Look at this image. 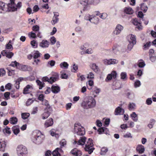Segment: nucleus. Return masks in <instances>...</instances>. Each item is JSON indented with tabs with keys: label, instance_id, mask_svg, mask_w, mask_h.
Returning <instances> with one entry per match:
<instances>
[{
	"label": "nucleus",
	"instance_id": "f257e3e1",
	"mask_svg": "<svg viewBox=\"0 0 156 156\" xmlns=\"http://www.w3.org/2000/svg\"><path fill=\"white\" fill-rule=\"evenodd\" d=\"M15 0H10V3L8 4V5L5 3L0 2V13H2V11L6 10V6H8V9L11 11H15L18 9H20L22 6L21 3L20 2H18L16 3L15 2Z\"/></svg>",
	"mask_w": 156,
	"mask_h": 156
},
{
	"label": "nucleus",
	"instance_id": "f03ea898",
	"mask_svg": "<svg viewBox=\"0 0 156 156\" xmlns=\"http://www.w3.org/2000/svg\"><path fill=\"white\" fill-rule=\"evenodd\" d=\"M96 105L95 99L91 97H88L83 100L81 105L84 109L88 110L94 108Z\"/></svg>",
	"mask_w": 156,
	"mask_h": 156
},
{
	"label": "nucleus",
	"instance_id": "7ed1b4c3",
	"mask_svg": "<svg viewBox=\"0 0 156 156\" xmlns=\"http://www.w3.org/2000/svg\"><path fill=\"white\" fill-rule=\"evenodd\" d=\"M44 138V136L39 131H36L34 133L31 140L34 143L39 144L42 142Z\"/></svg>",
	"mask_w": 156,
	"mask_h": 156
},
{
	"label": "nucleus",
	"instance_id": "20e7f679",
	"mask_svg": "<svg viewBox=\"0 0 156 156\" xmlns=\"http://www.w3.org/2000/svg\"><path fill=\"white\" fill-rule=\"evenodd\" d=\"M74 133L80 136H82L85 134L84 128L80 124L76 123L74 126Z\"/></svg>",
	"mask_w": 156,
	"mask_h": 156
},
{
	"label": "nucleus",
	"instance_id": "39448f33",
	"mask_svg": "<svg viewBox=\"0 0 156 156\" xmlns=\"http://www.w3.org/2000/svg\"><path fill=\"white\" fill-rule=\"evenodd\" d=\"M93 145L91 139H88L87 143L85 144V150L88 151L89 154H91L94 149V148L93 147Z\"/></svg>",
	"mask_w": 156,
	"mask_h": 156
},
{
	"label": "nucleus",
	"instance_id": "423d86ee",
	"mask_svg": "<svg viewBox=\"0 0 156 156\" xmlns=\"http://www.w3.org/2000/svg\"><path fill=\"white\" fill-rule=\"evenodd\" d=\"M16 151L18 156H26V154L27 153V148L23 145L18 146Z\"/></svg>",
	"mask_w": 156,
	"mask_h": 156
},
{
	"label": "nucleus",
	"instance_id": "0eeeda50",
	"mask_svg": "<svg viewBox=\"0 0 156 156\" xmlns=\"http://www.w3.org/2000/svg\"><path fill=\"white\" fill-rule=\"evenodd\" d=\"M123 29L124 27L122 26L120 24H117L112 32V34L114 36H117L120 34Z\"/></svg>",
	"mask_w": 156,
	"mask_h": 156
},
{
	"label": "nucleus",
	"instance_id": "6e6552de",
	"mask_svg": "<svg viewBox=\"0 0 156 156\" xmlns=\"http://www.w3.org/2000/svg\"><path fill=\"white\" fill-rule=\"evenodd\" d=\"M117 76V73L115 71H113L111 73L108 74L106 78L105 79V81L107 82H108L111 80L112 78L115 79L116 78Z\"/></svg>",
	"mask_w": 156,
	"mask_h": 156
},
{
	"label": "nucleus",
	"instance_id": "1a4fd4ad",
	"mask_svg": "<svg viewBox=\"0 0 156 156\" xmlns=\"http://www.w3.org/2000/svg\"><path fill=\"white\" fill-rule=\"evenodd\" d=\"M33 89V86L32 85H27L24 89L23 93L24 94H27L30 93Z\"/></svg>",
	"mask_w": 156,
	"mask_h": 156
},
{
	"label": "nucleus",
	"instance_id": "9d476101",
	"mask_svg": "<svg viewBox=\"0 0 156 156\" xmlns=\"http://www.w3.org/2000/svg\"><path fill=\"white\" fill-rule=\"evenodd\" d=\"M63 152L61 148H57L51 154L53 156H61V154Z\"/></svg>",
	"mask_w": 156,
	"mask_h": 156
},
{
	"label": "nucleus",
	"instance_id": "9b49d317",
	"mask_svg": "<svg viewBox=\"0 0 156 156\" xmlns=\"http://www.w3.org/2000/svg\"><path fill=\"white\" fill-rule=\"evenodd\" d=\"M54 16L53 17L51 23L53 25H55L58 21L59 19L58 17L59 16V14L58 12H54Z\"/></svg>",
	"mask_w": 156,
	"mask_h": 156
},
{
	"label": "nucleus",
	"instance_id": "f8f14e48",
	"mask_svg": "<svg viewBox=\"0 0 156 156\" xmlns=\"http://www.w3.org/2000/svg\"><path fill=\"white\" fill-rule=\"evenodd\" d=\"M71 153L73 156H81L82 155L81 151L76 148H74L72 150Z\"/></svg>",
	"mask_w": 156,
	"mask_h": 156
},
{
	"label": "nucleus",
	"instance_id": "ddd939ff",
	"mask_svg": "<svg viewBox=\"0 0 156 156\" xmlns=\"http://www.w3.org/2000/svg\"><path fill=\"white\" fill-rule=\"evenodd\" d=\"M123 12L124 13L128 15H132L134 12L133 9L129 7H125L123 9Z\"/></svg>",
	"mask_w": 156,
	"mask_h": 156
},
{
	"label": "nucleus",
	"instance_id": "4468645a",
	"mask_svg": "<svg viewBox=\"0 0 156 156\" xmlns=\"http://www.w3.org/2000/svg\"><path fill=\"white\" fill-rule=\"evenodd\" d=\"M127 39L129 42L136 44V38L135 35L133 34L129 35L127 36Z\"/></svg>",
	"mask_w": 156,
	"mask_h": 156
},
{
	"label": "nucleus",
	"instance_id": "2eb2a0df",
	"mask_svg": "<svg viewBox=\"0 0 156 156\" xmlns=\"http://www.w3.org/2000/svg\"><path fill=\"white\" fill-rule=\"evenodd\" d=\"M50 43L47 40H43L40 43L39 46L43 48H46L48 47Z\"/></svg>",
	"mask_w": 156,
	"mask_h": 156
},
{
	"label": "nucleus",
	"instance_id": "dca6fc26",
	"mask_svg": "<svg viewBox=\"0 0 156 156\" xmlns=\"http://www.w3.org/2000/svg\"><path fill=\"white\" fill-rule=\"evenodd\" d=\"M86 139V138L85 137H81L78 142L76 141H75L74 142V144H77L79 145H83L85 144Z\"/></svg>",
	"mask_w": 156,
	"mask_h": 156
},
{
	"label": "nucleus",
	"instance_id": "f3484780",
	"mask_svg": "<svg viewBox=\"0 0 156 156\" xmlns=\"http://www.w3.org/2000/svg\"><path fill=\"white\" fill-rule=\"evenodd\" d=\"M53 124V119L51 118H49L46 121L44 124V126L45 127L47 128L52 126Z\"/></svg>",
	"mask_w": 156,
	"mask_h": 156
},
{
	"label": "nucleus",
	"instance_id": "a211bd4d",
	"mask_svg": "<svg viewBox=\"0 0 156 156\" xmlns=\"http://www.w3.org/2000/svg\"><path fill=\"white\" fill-rule=\"evenodd\" d=\"M90 19V21L92 23L95 24H98L99 22V19L94 15H92Z\"/></svg>",
	"mask_w": 156,
	"mask_h": 156
},
{
	"label": "nucleus",
	"instance_id": "6ab92c4d",
	"mask_svg": "<svg viewBox=\"0 0 156 156\" xmlns=\"http://www.w3.org/2000/svg\"><path fill=\"white\" fill-rule=\"evenodd\" d=\"M133 24L136 26V27L139 30H141L142 29V27L141 25V23L138 21L137 19H134L133 21Z\"/></svg>",
	"mask_w": 156,
	"mask_h": 156
},
{
	"label": "nucleus",
	"instance_id": "aec40b11",
	"mask_svg": "<svg viewBox=\"0 0 156 156\" xmlns=\"http://www.w3.org/2000/svg\"><path fill=\"white\" fill-rule=\"evenodd\" d=\"M115 115H122L124 113V110L120 107H118L115 109Z\"/></svg>",
	"mask_w": 156,
	"mask_h": 156
},
{
	"label": "nucleus",
	"instance_id": "412c9836",
	"mask_svg": "<svg viewBox=\"0 0 156 156\" xmlns=\"http://www.w3.org/2000/svg\"><path fill=\"white\" fill-rule=\"evenodd\" d=\"M59 76L58 74L57 73H54L52 75V76L51 77V80L50 83H52L53 82L57 81L58 78Z\"/></svg>",
	"mask_w": 156,
	"mask_h": 156
},
{
	"label": "nucleus",
	"instance_id": "4be33fe9",
	"mask_svg": "<svg viewBox=\"0 0 156 156\" xmlns=\"http://www.w3.org/2000/svg\"><path fill=\"white\" fill-rule=\"evenodd\" d=\"M136 150L140 154H142L145 151L144 147L142 145H138L136 147Z\"/></svg>",
	"mask_w": 156,
	"mask_h": 156
},
{
	"label": "nucleus",
	"instance_id": "5701e85b",
	"mask_svg": "<svg viewBox=\"0 0 156 156\" xmlns=\"http://www.w3.org/2000/svg\"><path fill=\"white\" fill-rule=\"evenodd\" d=\"M51 91L54 94H57L60 91V88L59 86L57 85H52L51 87Z\"/></svg>",
	"mask_w": 156,
	"mask_h": 156
},
{
	"label": "nucleus",
	"instance_id": "b1692460",
	"mask_svg": "<svg viewBox=\"0 0 156 156\" xmlns=\"http://www.w3.org/2000/svg\"><path fill=\"white\" fill-rule=\"evenodd\" d=\"M12 129L14 134L16 135L19 133L20 131V129L18 126H13L12 127Z\"/></svg>",
	"mask_w": 156,
	"mask_h": 156
},
{
	"label": "nucleus",
	"instance_id": "393cba45",
	"mask_svg": "<svg viewBox=\"0 0 156 156\" xmlns=\"http://www.w3.org/2000/svg\"><path fill=\"white\" fill-rule=\"evenodd\" d=\"M59 66L60 67L62 68L67 69L68 68L69 65L67 62H64L61 63Z\"/></svg>",
	"mask_w": 156,
	"mask_h": 156
},
{
	"label": "nucleus",
	"instance_id": "a878e982",
	"mask_svg": "<svg viewBox=\"0 0 156 156\" xmlns=\"http://www.w3.org/2000/svg\"><path fill=\"white\" fill-rule=\"evenodd\" d=\"M133 120L134 122H137L138 120V117L135 112H133L130 115Z\"/></svg>",
	"mask_w": 156,
	"mask_h": 156
},
{
	"label": "nucleus",
	"instance_id": "bb28decb",
	"mask_svg": "<svg viewBox=\"0 0 156 156\" xmlns=\"http://www.w3.org/2000/svg\"><path fill=\"white\" fill-rule=\"evenodd\" d=\"M6 144L4 141H0V151H4Z\"/></svg>",
	"mask_w": 156,
	"mask_h": 156
},
{
	"label": "nucleus",
	"instance_id": "cd10ccee",
	"mask_svg": "<svg viewBox=\"0 0 156 156\" xmlns=\"http://www.w3.org/2000/svg\"><path fill=\"white\" fill-rule=\"evenodd\" d=\"M18 121L16 117H12L9 119V122L12 124H16Z\"/></svg>",
	"mask_w": 156,
	"mask_h": 156
},
{
	"label": "nucleus",
	"instance_id": "c85d7f7f",
	"mask_svg": "<svg viewBox=\"0 0 156 156\" xmlns=\"http://www.w3.org/2000/svg\"><path fill=\"white\" fill-rule=\"evenodd\" d=\"M108 131V129L104 127H102L99 128L98 130L99 134H101L103 133H107L105 132V131Z\"/></svg>",
	"mask_w": 156,
	"mask_h": 156
},
{
	"label": "nucleus",
	"instance_id": "c756f323",
	"mask_svg": "<svg viewBox=\"0 0 156 156\" xmlns=\"http://www.w3.org/2000/svg\"><path fill=\"white\" fill-rule=\"evenodd\" d=\"M36 82L37 83V85L39 86V89L41 90L44 87V83L41 82L39 80H37L36 81Z\"/></svg>",
	"mask_w": 156,
	"mask_h": 156
},
{
	"label": "nucleus",
	"instance_id": "7c9ffc66",
	"mask_svg": "<svg viewBox=\"0 0 156 156\" xmlns=\"http://www.w3.org/2000/svg\"><path fill=\"white\" fill-rule=\"evenodd\" d=\"M128 108L129 110H133L136 108V105L133 103H130L129 105Z\"/></svg>",
	"mask_w": 156,
	"mask_h": 156
},
{
	"label": "nucleus",
	"instance_id": "2f4dec72",
	"mask_svg": "<svg viewBox=\"0 0 156 156\" xmlns=\"http://www.w3.org/2000/svg\"><path fill=\"white\" fill-rule=\"evenodd\" d=\"M92 69L95 72H97L98 70V67L95 63H93L91 65Z\"/></svg>",
	"mask_w": 156,
	"mask_h": 156
},
{
	"label": "nucleus",
	"instance_id": "473e14b6",
	"mask_svg": "<svg viewBox=\"0 0 156 156\" xmlns=\"http://www.w3.org/2000/svg\"><path fill=\"white\" fill-rule=\"evenodd\" d=\"M10 66L12 67H16L17 68L20 69V65L16 61L12 62L10 64Z\"/></svg>",
	"mask_w": 156,
	"mask_h": 156
},
{
	"label": "nucleus",
	"instance_id": "72a5a7b5",
	"mask_svg": "<svg viewBox=\"0 0 156 156\" xmlns=\"http://www.w3.org/2000/svg\"><path fill=\"white\" fill-rule=\"evenodd\" d=\"M50 113L48 111L44 112L42 115V118L43 119H45L48 118L49 116Z\"/></svg>",
	"mask_w": 156,
	"mask_h": 156
},
{
	"label": "nucleus",
	"instance_id": "f704fd0d",
	"mask_svg": "<svg viewBox=\"0 0 156 156\" xmlns=\"http://www.w3.org/2000/svg\"><path fill=\"white\" fill-rule=\"evenodd\" d=\"M141 10L143 11L144 12H146L147 9V7L144 3H142L140 5Z\"/></svg>",
	"mask_w": 156,
	"mask_h": 156
},
{
	"label": "nucleus",
	"instance_id": "c9c22d12",
	"mask_svg": "<svg viewBox=\"0 0 156 156\" xmlns=\"http://www.w3.org/2000/svg\"><path fill=\"white\" fill-rule=\"evenodd\" d=\"M41 54L38 51H34L33 54V57L34 58H37L40 56Z\"/></svg>",
	"mask_w": 156,
	"mask_h": 156
},
{
	"label": "nucleus",
	"instance_id": "e433bc0d",
	"mask_svg": "<svg viewBox=\"0 0 156 156\" xmlns=\"http://www.w3.org/2000/svg\"><path fill=\"white\" fill-rule=\"evenodd\" d=\"M7 69L8 71V75L9 76H11L14 74V70L11 69L9 67H7Z\"/></svg>",
	"mask_w": 156,
	"mask_h": 156
},
{
	"label": "nucleus",
	"instance_id": "4c0bfd02",
	"mask_svg": "<svg viewBox=\"0 0 156 156\" xmlns=\"http://www.w3.org/2000/svg\"><path fill=\"white\" fill-rule=\"evenodd\" d=\"M30 114L28 113H24L21 114L22 118L23 119H27L29 116Z\"/></svg>",
	"mask_w": 156,
	"mask_h": 156
},
{
	"label": "nucleus",
	"instance_id": "58836bf2",
	"mask_svg": "<svg viewBox=\"0 0 156 156\" xmlns=\"http://www.w3.org/2000/svg\"><path fill=\"white\" fill-rule=\"evenodd\" d=\"M118 61L115 59H109V65L111 64H115L118 63Z\"/></svg>",
	"mask_w": 156,
	"mask_h": 156
},
{
	"label": "nucleus",
	"instance_id": "ea45409f",
	"mask_svg": "<svg viewBox=\"0 0 156 156\" xmlns=\"http://www.w3.org/2000/svg\"><path fill=\"white\" fill-rule=\"evenodd\" d=\"M144 62L142 60H140L138 62V66L139 67L143 68L145 66Z\"/></svg>",
	"mask_w": 156,
	"mask_h": 156
},
{
	"label": "nucleus",
	"instance_id": "a19ab883",
	"mask_svg": "<svg viewBox=\"0 0 156 156\" xmlns=\"http://www.w3.org/2000/svg\"><path fill=\"white\" fill-rule=\"evenodd\" d=\"M50 41L51 44L52 45L54 44L56 41L55 38L54 36H52L50 38Z\"/></svg>",
	"mask_w": 156,
	"mask_h": 156
},
{
	"label": "nucleus",
	"instance_id": "79ce46f5",
	"mask_svg": "<svg viewBox=\"0 0 156 156\" xmlns=\"http://www.w3.org/2000/svg\"><path fill=\"white\" fill-rule=\"evenodd\" d=\"M151 45V43L150 42H148L146 43V44H144V50L148 49Z\"/></svg>",
	"mask_w": 156,
	"mask_h": 156
},
{
	"label": "nucleus",
	"instance_id": "37998d69",
	"mask_svg": "<svg viewBox=\"0 0 156 156\" xmlns=\"http://www.w3.org/2000/svg\"><path fill=\"white\" fill-rule=\"evenodd\" d=\"M30 44L32 47L34 48H35L37 47V43L36 41L33 40L31 41Z\"/></svg>",
	"mask_w": 156,
	"mask_h": 156
},
{
	"label": "nucleus",
	"instance_id": "c03bdc74",
	"mask_svg": "<svg viewBox=\"0 0 156 156\" xmlns=\"http://www.w3.org/2000/svg\"><path fill=\"white\" fill-rule=\"evenodd\" d=\"M121 79L122 80H125L127 78V74L125 72L121 73L120 74Z\"/></svg>",
	"mask_w": 156,
	"mask_h": 156
},
{
	"label": "nucleus",
	"instance_id": "a18cd8bd",
	"mask_svg": "<svg viewBox=\"0 0 156 156\" xmlns=\"http://www.w3.org/2000/svg\"><path fill=\"white\" fill-rule=\"evenodd\" d=\"M66 142L65 139L62 140L60 142V144L61 145L60 148L62 149V147L66 145Z\"/></svg>",
	"mask_w": 156,
	"mask_h": 156
},
{
	"label": "nucleus",
	"instance_id": "49530a36",
	"mask_svg": "<svg viewBox=\"0 0 156 156\" xmlns=\"http://www.w3.org/2000/svg\"><path fill=\"white\" fill-rule=\"evenodd\" d=\"M93 51L91 48H89L84 51V53L88 54L93 53Z\"/></svg>",
	"mask_w": 156,
	"mask_h": 156
},
{
	"label": "nucleus",
	"instance_id": "de8ad7c7",
	"mask_svg": "<svg viewBox=\"0 0 156 156\" xmlns=\"http://www.w3.org/2000/svg\"><path fill=\"white\" fill-rule=\"evenodd\" d=\"M80 3L83 5H88V0H81Z\"/></svg>",
	"mask_w": 156,
	"mask_h": 156
},
{
	"label": "nucleus",
	"instance_id": "09e8293b",
	"mask_svg": "<svg viewBox=\"0 0 156 156\" xmlns=\"http://www.w3.org/2000/svg\"><path fill=\"white\" fill-rule=\"evenodd\" d=\"M94 78V75L92 72H90L87 74V78L91 79H93Z\"/></svg>",
	"mask_w": 156,
	"mask_h": 156
},
{
	"label": "nucleus",
	"instance_id": "8fccbe9b",
	"mask_svg": "<svg viewBox=\"0 0 156 156\" xmlns=\"http://www.w3.org/2000/svg\"><path fill=\"white\" fill-rule=\"evenodd\" d=\"M78 69V66L75 64H74L73 66V68L71 69V71L73 72H76Z\"/></svg>",
	"mask_w": 156,
	"mask_h": 156
},
{
	"label": "nucleus",
	"instance_id": "3c124183",
	"mask_svg": "<svg viewBox=\"0 0 156 156\" xmlns=\"http://www.w3.org/2000/svg\"><path fill=\"white\" fill-rule=\"evenodd\" d=\"M108 15L107 13H103L102 14H101L99 17H100L103 19L105 20L107 17Z\"/></svg>",
	"mask_w": 156,
	"mask_h": 156
},
{
	"label": "nucleus",
	"instance_id": "603ef678",
	"mask_svg": "<svg viewBox=\"0 0 156 156\" xmlns=\"http://www.w3.org/2000/svg\"><path fill=\"white\" fill-rule=\"evenodd\" d=\"M129 44L128 45V49L130 51L132 49V48H133L134 45L136 44H133L131 42H129Z\"/></svg>",
	"mask_w": 156,
	"mask_h": 156
},
{
	"label": "nucleus",
	"instance_id": "864d4df0",
	"mask_svg": "<svg viewBox=\"0 0 156 156\" xmlns=\"http://www.w3.org/2000/svg\"><path fill=\"white\" fill-rule=\"evenodd\" d=\"M34 101L32 99H29L26 103L27 106H28L30 105Z\"/></svg>",
	"mask_w": 156,
	"mask_h": 156
},
{
	"label": "nucleus",
	"instance_id": "5fc2aeb1",
	"mask_svg": "<svg viewBox=\"0 0 156 156\" xmlns=\"http://www.w3.org/2000/svg\"><path fill=\"white\" fill-rule=\"evenodd\" d=\"M123 137L124 138H132L133 136H132L131 133H127L123 136Z\"/></svg>",
	"mask_w": 156,
	"mask_h": 156
},
{
	"label": "nucleus",
	"instance_id": "6e6d98bb",
	"mask_svg": "<svg viewBox=\"0 0 156 156\" xmlns=\"http://www.w3.org/2000/svg\"><path fill=\"white\" fill-rule=\"evenodd\" d=\"M108 151V149L106 147H103L101 149V154L102 155H104Z\"/></svg>",
	"mask_w": 156,
	"mask_h": 156
},
{
	"label": "nucleus",
	"instance_id": "4d7b16f0",
	"mask_svg": "<svg viewBox=\"0 0 156 156\" xmlns=\"http://www.w3.org/2000/svg\"><path fill=\"white\" fill-rule=\"evenodd\" d=\"M134 87L135 88L139 87L141 85L140 81L139 80H136L134 83Z\"/></svg>",
	"mask_w": 156,
	"mask_h": 156
},
{
	"label": "nucleus",
	"instance_id": "13d9d810",
	"mask_svg": "<svg viewBox=\"0 0 156 156\" xmlns=\"http://www.w3.org/2000/svg\"><path fill=\"white\" fill-rule=\"evenodd\" d=\"M3 131L4 133H5L8 134H10L11 133L10 129L7 126L3 130Z\"/></svg>",
	"mask_w": 156,
	"mask_h": 156
},
{
	"label": "nucleus",
	"instance_id": "bf43d9fd",
	"mask_svg": "<svg viewBox=\"0 0 156 156\" xmlns=\"http://www.w3.org/2000/svg\"><path fill=\"white\" fill-rule=\"evenodd\" d=\"M11 41H9V43L7 44L6 45V48L7 49H11L12 50L13 49L12 46L11 44H10L11 43Z\"/></svg>",
	"mask_w": 156,
	"mask_h": 156
},
{
	"label": "nucleus",
	"instance_id": "052dcab7",
	"mask_svg": "<svg viewBox=\"0 0 156 156\" xmlns=\"http://www.w3.org/2000/svg\"><path fill=\"white\" fill-rule=\"evenodd\" d=\"M150 58L152 62H154L156 60V55H153L150 56Z\"/></svg>",
	"mask_w": 156,
	"mask_h": 156
},
{
	"label": "nucleus",
	"instance_id": "680f3d73",
	"mask_svg": "<svg viewBox=\"0 0 156 156\" xmlns=\"http://www.w3.org/2000/svg\"><path fill=\"white\" fill-rule=\"evenodd\" d=\"M13 55V53L11 52H7L6 57L9 58H11Z\"/></svg>",
	"mask_w": 156,
	"mask_h": 156
},
{
	"label": "nucleus",
	"instance_id": "e2e57ef3",
	"mask_svg": "<svg viewBox=\"0 0 156 156\" xmlns=\"http://www.w3.org/2000/svg\"><path fill=\"white\" fill-rule=\"evenodd\" d=\"M29 36L30 37L32 38H35L36 37V35L35 33L31 32L29 33Z\"/></svg>",
	"mask_w": 156,
	"mask_h": 156
},
{
	"label": "nucleus",
	"instance_id": "0e129e2a",
	"mask_svg": "<svg viewBox=\"0 0 156 156\" xmlns=\"http://www.w3.org/2000/svg\"><path fill=\"white\" fill-rule=\"evenodd\" d=\"M5 71L3 69H0V76H2L5 75Z\"/></svg>",
	"mask_w": 156,
	"mask_h": 156
},
{
	"label": "nucleus",
	"instance_id": "69168bd1",
	"mask_svg": "<svg viewBox=\"0 0 156 156\" xmlns=\"http://www.w3.org/2000/svg\"><path fill=\"white\" fill-rule=\"evenodd\" d=\"M152 103V99L151 98H147L146 101V104L148 105H151Z\"/></svg>",
	"mask_w": 156,
	"mask_h": 156
},
{
	"label": "nucleus",
	"instance_id": "338daca9",
	"mask_svg": "<svg viewBox=\"0 0 156 156\" xmlns=\"http://www.w3.org/2000/svg\"><path fill=\"white\" fill-rule=\"evenodd\" d=\"M19 80V79H18L16 81V83L15 84V87L17 89H19L20 87V80Z\"/></svg>",
	"mask_w": 156,
	"mask_h": 156
},
{
	"label": "nucleus",
	"instance_id": "774afa93",
	"mask_svg": "<svg viewBox=\"0 0 156 156\" xmlns=\"http://www.w3.org/2000/svg\"><path fill=\"white\" fill-rule=\"evenodd\" d=\"M55 61L53 60H51L48 62V64L51 67L54 66L55 65Z\"/></svg>",
	"mask_w": 156,
	"mask_h": 156
}]
</instances>
